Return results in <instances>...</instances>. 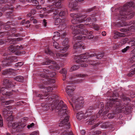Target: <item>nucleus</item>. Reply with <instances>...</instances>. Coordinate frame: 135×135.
Listing matches in <instances>:
<instances>
[{
  "label": "nucleus",
  "mask_w": 135,
  "mask_h": 135,
  "mask_svg": "<svg viewBox=\"0 0 135 135\" xmlns=\"http://www.w3.org/2000/svg\"><path fill=\"white\" fill-rule=\"evenodd\" d=\"M59 98L58 96L54 93L49 95L47 98L49 101L53 100L51 107L53 109H56L58 110L59 115L61 117L59 126H61L62 128L54 132V133L57 135L61 132V135H74L72 132L66 129H69L70 127V123L68 122L69 118L68 115L69 112L66 110L67 107L63 101L60 100L59 103Z\"/></svg>",
  "instance_id": "nucleus-1"
},
{
  "label": "nucleus",
  "mask_w": 135,
  "mask_h": 135,
  "mask_svg": "<svg viewBox=\"0 0 135 135\" xmlns=\"http://www.w3.org/2000/svg\"><path fill=\"white\" fill-rule=\"evenodd\" d=\"M122 101L125 102H121L118 98L115 99H108L105 106V109L101 116L102 120H105L108 118L107 115H105L108 112L110 109H112V107L115 108L117 110V112H119L122 111H126L128 112H130L131 110L135 107V102L133 103L130 106L129 104L130 101L129 98L126 97L123 95L120 97Z\"/></svg>",
  "instance_id": "nucleus-2"
},
{
  "label": "nucleus",
  "mask_w": 135,
  "mask_h": 135,
  "mask_svg": "<svg viewBox=\"0 0 135 135\" xmlns=\"http://www.w3.org/2000/svg\"><path fill=\"white\" fill-rule=\"evenodd\" d=\"M71 28L72 29V34L75 35L73 37L74 40H83L86 39H91L94 37V36L91 35L92 33L91 31L89 32L90 35L86 36L78 35L79 33L86 35L88 34L89 33L88 31L85 28L84 25L83 24H79L75 26H72L71 27Z\"/></svg>",
  "instance_id": "nucleus-3"
},
{
  "label": "nucleus",
  "mask_w": 135,
  "mask_h": 135,
  "mask_svg": "<svg viewBox=\"0 0 135 135\" xmlns=\"http://www.w3.org/2000/svg\"><path fill=\"white\" fill-rule=\"evenodd\" d=\"M104 56V53L102 52H100L97 54L94 52L91 54L90 52H88L78 55V59L76 60V61L81 66L86 67L88 66V64L86 63L88 58L96 56L97 59H100Z\"/></svg>",
  "instance_id": "nucleus-4"
},
{
  "label": "nucleus",
  "mask_w": 135,
  "mask_h": 135,
  "mask_svg": "<svg viewBox=\"0 0 135 135\" xmlns=\"http://www.w3.org/2000/svg\"><path fill=\"white\" fill-rule=\"evenodd\" d=\"M131 7H133V8L135 7L134 3L132 1L127 3L123 7H121L119 12V18L122 20L124 19L125 20L132 18L134 15V13L128 12L127 10V9Z\"/></svg>",
  "instance_id": "nucleus-5"
},
{
  "label": "nucleus",
  "mask_w": 135,
  "mask_h": 135,
  "mask_svg": "<svg viewBox=\"0 0 135 135\" xmlns=\"http://www.w3.org/2000/svg\"><path fill=\"white\" fill-rule=\"evenodd\" d=\"M95 14H93L90 17L86 18V16L85 15L79 16L77 14L75 13H71L70 14V16L73 18L71 20V22L74 24L85 21L86 22H89L91 21L93 22L96 21L97 19L95 17Z\"/></svg>",
  "instance_id": "nucleus-6"
},
{
  "label": "nucleus",
  "mask_w": 135,
  "mask_h": 135,
  "mask_svg": "<svg viewBox=\"0 0 135 135\" xmlns=\"http://www.w3.org/2000/svg\"><path fill=\"white\" fill-rule=\"evenodd\" d=\"M94 108L92 106H90L86 110L85 114L82 111L78 112L76 114V117L79 120L82 119L83 118L84 119H85L88 118L87 120V122H88V124L89 125H92L94 123V118L93 117H90V115L92 114L93 110Z\"/></svg>",
  "instance_id": "nucleus-7"
},
{
  "label": "nucleus",
  "mask_w": 135,
  "mask_h": 135,
  "mask_svg": "<svg viewBox=\"0 0 135 135\" xmlns=\"http://www.w3.org/2000/svg\"><path fill=\"white\" fill-rule=\"evenodd\" d=\"M17 23H15L13 22L8 21L5 24V29L6 31L3 32H0V34H2V36H3L4 35L8 36H15L17 37L20 35L19 33L15 34V33L16 32V29L15 28L11 27L12 26H16Z\"/></svg>",
  "instance_id": "nucleus-8"
},
{
  "label": "nucleus",
  "mask_w": 135,
  "mask_h": 135,
  "mask_svg": "<svg viewBox=\"0 0 135 135\" xmlns=\"http://www.w3.org/2000/svg\"><path fill=\"white\" fill-rule=\"evenodd\" d=\"M63 0H56L55 1V4L51 6H47L46 7L43 8V9L47 13H49L54 12V15H56L59 12V9L57 8H61L62 7L61 4Z\"/></svg>",
  "instance_id": "nucleus-9"
},
{
  "label": "nucleus",
  "mask_w": 135,
  "mask_h": 135,
  "mask_svg": "<svg viewBox=\"0 0 135 135\" xmlns=\"http://www.w3.org/2000/svg\"><path fill=\"white\" fill-rule=\"evenodd\" d=\"M71 99V100H69V102L74 111L79 110L82 107L83 104L84 102L83 98L82 97H80L77 99L72 98Z\"/></svg>",
  "instance_id": "nucleus-10"
},
{
  "label": "nucleus",
  "mask_w": 135,
  "mask_h": 135,
  "mask_svg": "<svg viewBox=\"0 0 135 135\" xmlns=\"http://www.w3.org/2000/svg\"><path fill=\"white\" fill-rule=\"evenodd\" d=\"M10 1V0H0V10L4 12L7 10H11L13 11L14 9V8H16V9L18 8V7H20V5L16 6L15 5H9L8 4H6L5 6L2 7V3H5L7 2Z\"/></svg>",
  "instance_id": "nucleus-11"
},
{
  "label": "nucleus",
  "mask_w": 135,
  "mask_h": 135,
  "mask_svg": "<svg viewBox=\"0 0 135 135\" xmlns=\"http://www.w3.org/2000/svg\"><path fill=\"white\" fill-rule=\"evenodd\" d=\"M104 104L103 103V102H100L98 106L96 108H98L100 109V110L99 111L98 113L97 114L96 116L91 115L92 114L90 115V117H92L94 118V122H95V120L96 119V118H98L99 117L100 115L102 114L103 112L104 111Z\"/></svg>",
  "instance_id": "nucleus-12"
},
{
  "label": "nucleus",
  "mask_w": 135,
  "mask_h": 135,
  "mask_svg": "<svg viewBox=\"0 0 135 135\" xmlns=\"http://www.w3.org/2000/svg\"><path fill=\"white\" fill-rule=\"evenodd\" d=\"M50 63H51L52 64H55V65L53 66H49L50 68L53 69L55 67V68L57 70H58L60 68V66L58 64H55L56 62L54 61L53 60H51L49 59H47L46 60V61L43 62L42 63V65H49Z\"/></svg>",
  "instance_id": "nucleus-13"
},
{
  "label": "nucleus",
  "mask_w": 135,
  "mask_h": 135,
  "mask_svg": "<svg viewBox=\"0 0 135 135\" xmlns=\"http://www.w3.org/2000/svg\"><path fill=\"white\" fill-rule=\"evenodd\" d=\"M69 42V39L67 38H65V40L63 41V45L64 46H66L64 47L60 48L57 51H60L61 52L64 53L67 50L69 47L68 45V44Z\"/></svg>",
  "instance_id": "nucleus-14"
},
{
  "label": "nucleus",
  "mask_w": 135,
  "mask_h": 135,
  "mask_svg": "<svg viewBox=\"0 0 135 135\" xmlns=\"http://www.w3.org/2000/svg\"><path fill=\"white\" fill-rule=\"evenodd\" d=\"M14 83V82L12 81L10 79H5L3 81V84L4 86L6 87V88H10L15 86Z\"/></svg>",
  "instance_id": "nucleus-15"
},
{
  "label": "nucleus",
  "mask_w": 135,
  "mask_h": 135,
  "mask_svg": "<svg viewBox=\"0 0 135 135\" xmlns=\"http://www.w3.org/2000/svg\"><path fill=\"white\" fill-rule=\"evenodd\" d=\"M76 76L80 77L79 79L76 80H74L73 81H70L69 82V84H78L81 83L84 79V78L87 76L86 74H77Z\"/></svg>",
  "instance_id": "nucleus-16"
},
{
  "label": "nucleus",
  "mask_w": 135,
  "mask_h": 135,
  "mask_svg": "<svg viewBox=\"0 0 135 135\" xmlns=\"http://www.w3.org/2000/svg\"><path fill=\"white\" fill-rule=\"evenodd\" d=\"M25 127V124L21 125L20 123L15 122L13 123L12 128L13 129L17 128L16 129H14V131L18 132L21 131Z\"/></svg>",
  "instance_id": "nucleus-17"
},
{
  "label": "nucleus",
  "mask_w": 135,
  "mask_h": 135,
  "mask_svg": "<svg viewBox=\"0 0 135 135\" xmlns=\"http://www.w3.org/2000/svg\"><path fill=\"white\" fill-rule=\"evenodd\" d=\"M40 75L41 77L42 78H45V79L44 81L43 82V83H44L45 81H48L47 83L50 84H51L52 83H54L55 82V80L54 79H49L48 78V76L47 75L44 74H40Z\"/></svg>",
  "instance_id": "nucleus-18"
},
{
  "label": "nucleus",
  "mask_w": 135,
  "mask_h": 135,
  "mask_svg": "<svg viewBox=\"0 0 135 135\" xmlns=\"http://www.w3.org/2000/svg\"><path fill=\"white\" fill-rule=\"evenodd\" d=\"M73 85H69L66 87V91L68 95L71 97L72 93L74 91V88L73 87Z\"/></svg>",
  "instance_id": "nucleus-19"
},
{
  "label": "nucleus",
  "mask_w": 135,
  "mask_h": 135,
  "mask_svg": "<svg viewBox=\"0 0 135 135\" xmlns=\"http://www.w3.org/2000/svg\"><path fill=\"white\" fill-rule=\"evenodd\" d=\"M23 48L22 45L20 46H17L15 47L13 45H11L9 47L8 50L10 52H14L17 51L19 49H21Z\"/></svg>",
  "instance_id": "nucleus-20"
},
{
  "label": "nucleus",
  "mask_w": 135,
  "mask_h": 135,
  "mask_svg": "<svg viewBox=\"0 0 135 135\" xmlns=\"http://www.w3.org/2000/svg\"><path fill=\"white\" fill-rule=\"evenodd\" d=\"M54 33V35L53 36L52 39L54 41L57 40L59 39L60 36L62 37H64L66 35V33L65 32H64L62 34H61L60 35V33L58 32H55Z\"/></svg>",
  "instance_id": "nucleus-21"
},
{
  "label": "nucleus",
  "mask_w": 135,
  "mask_h": 135,
  "mask_svg": "<svg viewBox=\"0 0 135 135\" xmlns=\"http://www.w3.org/2000/svg\"><path fill=\"white\" fill-rule=\"evenodd\" d=\"M67 14V9L65 8L64 9H59V12L56 15H57V17L58 16H59L62 17L63 16H65Z\"/></svg>",
  "instance_id": "nucleus-22"
},
{
  "label": "nucleus",
  "mask_w": 135,
  "mask_h": 135,
  "mask_svg": "<svg viewBox=\"0 0 135 135\" xmlns=\"http://www.w3.org/2000/svg\"><path fill=\"white\" fill-rule=\"evenodd\" d=\"M84 45L83 42L81 41H79L76 43L74 45L73 47L74 49H77L79 48L84 49Z\"/></svg>",
  "instance_id": "nucleus-23"
},
{
  "label": "nucleus",
  "mask_w": 135,
  "mask_h": 135,
  "mask_svg": "<svg viewBox=\"0 0 135 135\" xmlns=\"http://www.w3.org/2000/svg\"><path fill=\"white\" fill-rule=\"evenodd\" d=\"M111 124L109 122H105L103 121H100V125L99 126L100 127L102 128L105 129L109 127Z\"/></svg>",
  "instance_id": "nucleus-24"
},
{
  "label": "nucleus",
  "mask_w": 135,
  "mask_h": 135,
  "mask_svg": "<svg viewBox=\"0 0 135 135\" xmlns=\"http://www.w3.org/2000/svg\"><path fill=\"white\" fill-rule=\"evenodd\" d=\"M39 87L41 89H44L43 90V92L45 93L48 92H50L51 91L53 90L52 88L50 87H45L42 84H40Z\"/></svg>",
  "instance_id": "nucleus-25"
},
{
  "label": "nucleus",
  "mask_w": 135,
  "mask_h": 135,
  "mask_svg": "<svg viewBox=\"0 0 135 135\" xmlns=\"http://www.w3.org/2000/svg\"><path fill=\"white\" fill-rule=\"evenodd\" d=\"M22 40V38H8L7 42H9L11 44L15 45L17 43L18 41H21Z\"/></svg>",
  "instance_id": "nucleus-26"
},
{
  "label": "nucleus",
  "mask_w": 135,
  "mask_h": 135,
  "mask_svg": "<svg viewBox=\"0 0 135 135\" xmlns=\"http://www.w3.org/2000/svg\"><path fill=\"white\" fill-rule=\"evenodd\" d=\"M68 6L69 8L75 10L76 8V7L77 6V3L76 1L69 2Z\"/></svg>",
  "instance_id": "nucleus-27"
},
{
  "label": "nucleus",
  "mask_w": 135,
  "mask_h": 135,
  "mask_svg": "<svg viewBox=\"0 0 135 135\" xmlns=\"http://www.w3.org/2000/svg\"><path fill=\"white\" fill-rule=\"evenodd\" d=\"M56 16L57 15H55L54 17V18L56 19L55 21V25H58L64 22V20H62L59 18H57Z\"/></svg>",
  "instance_id": "nucleus-28"
},
{
  "label": "nucleus",
  "mask_w": 135,
  "mask_h": 135,
  "mask_svg": "<svg viewBox=\"0 0 135 135\" xmlns=\"http://www.w3.org/2000/svg\"><path fill=\"white\" fill-rule=\"evenodd\" d=\"M112 93L110 90H109L107 93V95L108 97H117L118 96V94L117 93L116 91L113 92V94H112Z\"/></svg>",
  "instance_id": "nucleus-29"
},
{
  "label": "nucleus",
  "mask_w": 135,
  "mask_h": 135,
  "mask_svg": "<svg viewBox=\"0 0 135 135\" xmlns=\"http://www.w3.org/2000/svg\"><path fill=\"white\" fill-rule=\"evenodd\" d=\"M43 70L44 73V74L47 75V74H49V76L51 77H54L56 75V73L55 72H52L51 73H49V71L48 69H44Z\"/></svg>",
  "instance_id": "nucleus-30"
},
{
  "label": "nucleus",
  "mask_w": 135,
  "mask_h": 135,
  "mask_svg": "<svg viewBox=\"0 0 135 135\" xmlns=\"http://www.w3.org/2000/svg\"><path fill=\"white\" fill-rule=\"evenodd\" d=\"M11 65V64L8 59L6 60H4L2 61V65L3 67H7Z\"/></svg>",
  "instance_id": "nucleus-31"
},
{
  "label": "nucleus",
  "mask_w": 135,
  "mask_h": 135,
  "mask_svg": "<svg viewBox=\"0 0 135 135\" xmlns=\"http://www.w3.org/2000/svg\"><path fill=\"white\" fill-rule=\"evenodd\" d=\"M15 71V70L13 69H6L5 71L3 72V74L4 75L11 74L12 73H14Z\"/></svg>",
  "instance_id": "nucleus-32"
},
{
  "label": "nucleus",
  "mask_w": 135,
  "mask_h": 135,
  "mask_svg": "<svg viewBox=\"0 0 135 135\" xmlns=\"http://www.w3.org/2000/svg\"><path fill=\"white\" fill-rule=\"evenodd\" d=\"M45 53L49 54L52 56H55V54L51 51L48 47H46L45 49Z\"/></svg>",
  "instance_id": "nucleus-33"
},
{
  "label": "nucleus",
  "mask_w": 135,
  "mask_h": 135,
  "mask_svg": "<svg viewBox=\"0 0 135 135\" xmlns=\"http://www.w3.org/2000/svg\"><path fill=\"white\" fill-rule=\"evenodd\" d=\"M66 27V23L64 22L60 24L58 27V30L59 31L64 30Z\"/></svg>",
  "instance_id": "nucleus-34"
},
{
  "label": "nucleus",
  "mask_w": 135,
  "mask_h": 135,
  "mask_svg": "<svg viewBox=\"0 0 135 135\" xmlns=\"http://www.w3.org/2000/svg\"><path fill=\"white\" fill-rule=\"evenodd\" d=\"M8 60H9V62L11 65V63L13 62H16L18 60L16 56H13L8 57Z\"/></svg>",
  "instance_id": "nucleus-35"
},
{
  "label": "nucleus",
  "mask_w": 135,
  "mask_h": 135,
  "mask_svg": "<svg viewBox=\"0 0 135 135\" xmlns=\"http://www.w3.org/2000/svg\"><path fill=\"white\" fill-rule=\"evenodd\" d=\"M98 9L96 8L95 6L91 8L87 9L86 10V11L87 12H93L95 13H97L96 11L98 10Z\"/></svg>",
  "instance_id": "nucleus-36"
},
{
  "label": "nucleus",
  "mask_w": 135,
  "mask_h": 135,
  "mask_svg": "<svg viewBox=\"0 0 135 135\" xmlns=\"http://www.w3.org/2000/svg\"><path fill=\"white\" fill-rule=\"evenodd\" d=\"M126 22L123 21L118 22L116 24V25L117 27H120L126 26Z\"/></svg>",
  "instance_id": "nucleus-37"
},
{
  "label": "nucleus",
  "mask_w": 135,
  "mask_h": 135,
  "mask_svg": "<svg viewBox=\"0 0 135 135\" xmlns=\"http://www.w3.org/2000/svg\"><path fill=\"white\" fill-rule=\"evenodd\" d=\"M132 68H134L133 69L131 70L129 73L128 74V76L129 77H131L133 76L134 74H135V64L132 66Z\"/></svg>",
  "instance_id": "nucleus-38"
},
{
  "label": "nucleus",
  "mask_w": 135,
  "mask_h": 135,
  "mask_svg": "<svg viewBox=\"0 0 135 135\" xmlns=\"http://www.w3.org/2000/svg\"><path fill=\"white\" fill-rule=\"evenodd\" d=\"M14 79L18 81L22 82L23 81L24 78L23 76H19L14 78Z\"/></svg>",
  "instance_id": "nucleus-39"
},
{
  "label": "nucleus",
  "mask_w": 135,
  "mask_h": 135,
  "mask_svg": "<svg viewBox=\"0 0 135 135\" xmlns=\"http://www.w3.org/2000/svg\"><path fill=\"white\" fill-rule=\"evenodd\" d=\"M8 107H5L3 110V114L5 116H8V112H9V113H11L10 112L8 111L7 110V109H8Z\"/></svg>",
  "instance_id": "nucleus-40"
},
{
  "label": "nucleus",
  "mask_w": 135,
  "mask_h": 135,
  "mask_svg": "<svg viewBox=\"0 0 135 135\" xmlns=\"http://www.w3.org/2000/svg\"><path fill=\"white\" fill-rule=\"evenodd\" d=\"M90 26L91 27L94 28V29L98 31L99 30L100 28L98 25L92 23L90 25Z\"/></svg>",
  "instance_id": "nucleus-41"
},
{
  "label": "nucleus",
  "mask_w": 135,
  "mask_h": 135,
  "mask_svg": "<svg viewBox=\"0 0 135 135\" xmlns=\"http://www.w3.org/2000/svg\"><path fill=\"white\" fill-rule=\"evenodd\" d=\"M114 34L115 35H117L118 37H124L125 36L124 33L117 31L115 32Z\"/></svg>",
  "instance_id": "nucleus-42"
},
{
  "label": "nucleus",
  "mask_w": 135,
  "mask_h": 135,
  "mask_svg": "<svg viewBox=\"0 0 135 135\" xmlns=\"http://www.w3.org/2000/svg\"><path fill=\"white\" fill-rule=\"evenodd\" d=\"M28 118L27 117H25L22 118L21 120V122H20L21 125L25 124V126L26 125L25 124L26 123V121L28 119Z\"/></svg>",
  "instance_id": "nucleus-43"
},
{
  "label": "nucleus",
  "mask_w": 135,
  "mask_h": 135,
  "mask_svg": "<svg viewBox=\"0 0 135 135\" xmlns=\"http://www.w3.org/2000/svg\"><path fill=\"white\" fill-rule=\"evenodd\" d=\"M56 57L59 58L62 57L66 56L65 54H61L59 52L56 53Z\"/></svg>",
  "instance_id": "nucleus-44"
},
{
  "label": "nucleus",
  "mask_w": 135,
  "mask_h": 135,
  "mask_svg": "<svg viewBox=\"0 0 135 135\" xmlns=\"http://www.w3.org/2000/svg\"><path fill=\"white\" fill-rule=\"evenodd\" d=\"M128 31H133L135 30V26L132 25L131 26L128 27V28H127Z\"/></svg>",
  "instance_id": "nucleus-45"
},
{
  "label": "nucleus",
  "mask_w": 135,
  "mask_h": 135,
  "mask_svg": "<svg viewBox=\"0 0 135 135\" xmlns=\"http://www.w3.org/2000/svg\"><path fill=\"white\" fill-rule=\"evenodd\" d=\"M60 73L63 74V77H65L67 74V71L66 69L64 68L62 69Z\"/></svg>",
  "instance_id": "nucleus-46"
},
{
  "label": "nucleus",
  "mask_w": 135,
  "mask_h": 135,
  "mask_svg": "<svg viewBox=\"0 0 135 135\" xmlns=\"http://www.w3.org/2000/svg\"><path fill=\"white\" fill-rule=\"evenodd\" d=\"M126 26H129L133 25L135 26V21L134 20L131 21H130L128 22H126Z\"/></svg>",
  "instance_id": "nucleus-47"
},
{
  "label": "nucleus",
  "mask_w": 135,
  "mask_h": 135,
  "mask_svg": "<svg viewBox=\"0 0 135 135\" xmlns=\"http://www.w3.org/2000/svg\"><path fill=\"white\" fill-rule=\"evenodd\" d=\"M128 95L131 97L133 98L134 97L135 95V93L132 91H129Z\"/></svg>",
  "instance_id": "nucleus-48"
},
{
  "label": "nucleus",
  "mask_w": 135,
  "mask_h": 135,
  "mask_svg": "<svg viewBox=\"0 0 135 135\" xmlns=\"http://www.w3.org/2000/svg\"><path fill=\"white\" fill-rule=\"evenodd\" d=\"M12 15L10 14L9 12H7L6 14V16L7 18H10V19H13L14 17Z\"/></svg>",
  "instance_id": "nucleus-49"
},
{
  "label": "nucleus",
  "mask_w": 135,
  "mask_h": 135,
  "mask_svg": "<svg viewBox=\"0 0 135 135\" xmlns=\"http://www.w3.org/2000/svg\"><path fill=\"white\" fill-rule=\"evenodd\" d=\"M128 41V39L127 38H123L122 39L121 42V44L122 45H124Z\"/></svg>",
  "instance_id": "nucleus-50"
},
{
  "label": "nucleus",
  "mask_w": 135,
  "mask_h": 135,
  "mask_svg": "<svg viewBox=\"0 0 135 135\" xmlns=\"http://www.w3.org/2000/svg\"><path fill=\"white\" fill-rule=\"evenodd\" d=\"M79 68V66L74 65L72 66L70 69L71 71L75 70L78 69Z\"/></svg>",
  "instance_id": "nucleus-51"
},
{
  "label": "nucleus",
  "mask_w": 135,
  "mask_h": 135,
  "mask_svg": "<svg viewBox=\"0 0 135 135\" xmlns=\"http://www.w3.org/2000/svg\"><path fill=\"white\" fill-rule=\"evenodd\" d=\"M129 44H131L132 46H135V39H131L129 41Z\"/></svg>",
  "instance_id": "nucleus-52"
},
{
  "label": "nucleus",
  "mask_w": 135,
  "mask_h": 135,
  "mask_svg": "<svg viewBox=\"0 0 135 135\" xmlns=\"http://www.w3.org/2000/svg\"><path fill=\"white\" fill-rule=\"evenodd\" d=\"M3 123L2 118L1 115H0V127L1 128L3 127Z\"/></svg>",
  "instance_id": "nucleus-53"
},
{
  "label": "nucleus",
  "mask_w": 135,
  "mask_h": 135,
  "mask_svg": "<svg viewBox=\"0 0 135 135\" xmlns=\"http://www.w3.org/2000/svg\"><path fill=\"white\" fill-rule=\"evenodd\" d=\"M130 48V47L129 46H127L125 48L122 50V52L123 53L126 52Z\"/></svg>",
  "instance_id": "nucleus-54"
},
{
  "label": "nucleus",
  "mask_w": 135,
  "mask_h": 135,
  "mask_svg": "<svg viewBox=\"0 0 135 135\" xmlns=\"http://www.w3.org/2000/svg\"><path fill=\"white\" fill-rule=\"evenodd\" d=\"M114 115L113 113H109L107 115L109 119L113 118L114 117Z\"/></svg>",
  "instance_id": "nucleus-55"
},
{
  "label": "nucleus",
  "mask_w": 135,
  "mask_h": 135,
  "mask_svg": "<svg viewBox=\"0 0 135 135\" xmlns=\"http://www.w3.org/2000/svg\"><path fill=\"white\" fill-rule=\"evenodd\" d=\"M31 3L35 6H37L39 4V2L36 0H32Z\"/></svg>",
  "instance_id": "nucleus-56"
},
{
  "label": "nucleus",
  "mask_w": 135,
  "mask_h": 135,
  "mask_svg": "<svg viewBox=\"0 0 135 135\" xmlns=\"http://www.w3.org/2000/svg\"><path fill=\"white\" fill-rule=\"evenodd\" d=\"M13 120V117L12 115H10L7 118V120L8 121H11Z\"/></svg>",
  "instance_id": "nucleus-57"
},
{
  "label": "nucleus",
  "mask_w": 135,
  "mask_h": 135,
  "mask_svg": "<svg viewBox=\"0 0 135 135\" xmlns=\"http://www.w3.org/2000/svg\"><path fill=\"white\" fill-rule=\"evenodd\" d=\"M23 64V62H18L16 63L15 64V66L17 67H20Z\"/></svg>",
  "instance_id": "nucleus-58"
},
{
  "label": "nucleus",
  "mask_w": 135,
  "mask_h": 135,
  "mask_svg": "<svg viewBox=\"0 0 135 135\" xmlns=\"http://www.w3.org/2000/svg\"><path fill=\"white\" fill-rule=\"evenodd\" d=\"M59 44H58L56 42H53V46L54 47L58 49H59V46H58Z\"/></svg>",
  "instance_id": "nucleus-59"
},
{
  "label": "nucleus",
  "mask_w": 135,
  "mask_h": 135,
  "mask_svg": "<svg viewBox=\"0 0 135 135\" xmlns=\"http://www.w3.org/2000/svg\"><path fill=\"white\" fill-rule=\"evenodd\" d=\"M131 55L133 57H135V49L131 52Z\"/></svg>",
  "instance_id": "nucleus-60"
},
{
  "label": "nucleus",
  "mask_w": 135,
  "mask_h": 135,
  "mask_svg": "<svg viewBox=\"0 0 135 135\" xmlns=\"http://www.w3.org/2000/svg\"><path fill=\"white\" fill-rule=\"evenodd\" d=\"M119 30L121 32H128V30L127 28H121Z\"/></svg>",
  "instance_id": "nucleus-61"
},
{
  "label": "nucleus",
  "mask_w": 135,
  "mask_h": 135,
  "mask_svg": "<svg viewBox=\"0 0 135 135\" xmlns=\"http://www.w3.org/2000/svg\"><path fill=\"white\" fill-rule=\"evenodd\" d=\"M34 125V124L33 123H32L30 125H28L27 126V128L29 129L30 128H32Z\"/></svg>",
  "instance_id": "nucleus-62"
},
{
  "label": "nucleus",
  "mask_w": 135,
  "mask_h": 135,
  "mask_svg": "<svg viewBox=\"0 0 135 135\" xmlns=\"http://www.w3.org/2000/svg\"><path fill=\"white\" fill-rule=\"evenodd\" d=\"M6 42V41L5 40H2V39H0V45H2V44H3L5 43Z\"/></svg>",
  "instance_id": "nucleus-63"
},
{
  "label": "nucleus",
  "mask_w": 135,
  "mask_h": 135,
  "mask_svg": "<svg viewBox=\"0 0 135 135\" xmlns=\"http://www.w3.org/2000/svg\"><path fill=\"white\" fill-rule=\"evenodd\" d=\"M134 57H133L132 56V57L129 59V60L131 62L133 63L134 61L135 60V59L134 58Z\"/></svg>",
  "instance_id": "nucleus-64"
}]
</instances>
